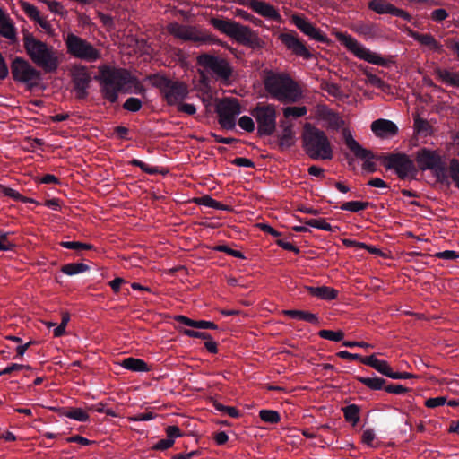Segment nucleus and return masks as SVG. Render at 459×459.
<instances>
[{
  "instance_id": "nucleus-7",
  "label": "nucleus",
  "mask_w": 459,
  "mask_h": 459,
  "mask_svg": "<svg viewBox=\"0 0 459 459\" xmlns=\"http://www.w3.org/2000/svg\"><path fill=\"white\" fill-rule=\"evenodd\" d=\"M24 48L30 59L46 71L56 67V58H53L52 52L48 45L37 39L32 34L26 32L23 38Z\"/></svg>"
},
{
  "instance_id": "nucleus-3",
  "label": "nucleus",
  "mask_w": 459,
  "mask_h": 459,
  "mask_svg": "<svg viewBox=\"0 0 459 459\" xmlns=\"http://www.w3.org/2000/svg\"><path fill=\"white\" fill-rule=\"evenodd\" d=\"M210 23L220 32L235 39L238 43L252 48H261L263 41L248 26L230 19L212 18Z\"/></svg>"
},
{
  "instance_id": "nucleus-58",
  "label": "nucleus",
  "mask_w": 459,
  "mask_h": 459,
  "mask_svg": "<svg viewBox=\"0 0 459 459\" xmlns=\"http://www.w3.org/2000/svg\"><path fill=\"white\" fill-rule=\"evenodd\" d=\"M174 445V440L169 439L168 437L166 439H160L153 446V450H160L164 451L169 447H171Z\"/></svg>"
},
{
  "instance_id": "nucleus-55",
  "label": "nucleus",
  "mask_w": 459,
  "mask_h": 459,
  "mask_svg": "<svg viewBox=\"0 0 459 459\" xmlns=\"http://www.w3.org/2000/svg\"><path fill=\"white\" fill-rule=\"evenodd\" d=\"M385 391L389 394H403L408 392V388L402 385L387 384L385 385Z\"/></svg>"
},
{
  "instance_id": "nucleus-32",
  "label": "nucleus",
  "mask_w": 459,
  "mask_h": 459,
  "mask_svg": "<svg viewBox=\"0 0 459 459\" xmlns=\"http://www.w3.org/2000/svg\"><path fill=\"white\" fill-rule=\"evenodd\" d=\"M283 314L292 319L302 320L314 325H317L319 323V319L316 315L308 311L290 309L284 310Z\"/></svg>"
},
{
  "instance_id": "nucleus-44",
  "label": "nucleus",
  "mask_w": 459,
  "mask_h": 459,
  "mask_svg": "<svg viewBox=\"0 0 459 459\" xmlns=\"http://www.w3.org/2000/svg\"><path fill=\"white\" fill-rule=\"evenodd\" d=\"M459 189V160L453 158L449 162V175Z\"/></svg>"
},
{
  "instance_id": "nucleus-41",
  "label": "nucleus",
  "mask_w": 459,
  "mask_h": 459,
  "mask_svg": "<svg viewBox=\"0 0 459 459\" xmlns=\"http://www.w3.org/2000/svg\"><path fill=\"white\" fill-rule=\"evenodd\" d=\"M259 417L263 421L270 424H276L281 420L280 413L273 410H261Z\"/></svg>"
},
{
  "instance_id": "nucleus-42",
  "label": "nucleus",
  "mask_w": 459,
  "mask_h": 459,
  "mask_svg": "<svg viewBox=\"0 0 459 459\" xmlns=\"http://www.w3.org/2000/svg\"><path fill=\"white\" fill-rule=\"evenodd\" d=\"M318 335L323 339L333 342H341L344 338V333L342 330L332 331L324 329L318 332Z\"/></svg>"
},
{
  "instance_id": "nucleus-49",
  "label": "nucleus",
  "mask_w": 459,
  "mask_h": 459,
  "mask_svg": "<svg viewBox=\"0 0 459 459\" xmlns=\"http://www.w3.org/2000/svg\"><path fill=\"white\" fill-rule=\"evenodd\" d=\"M22 7L24 13L27 14L28 17H30L31 20L36 21L39 19V12L36 6L33 4L28 3V2H22Z\"/></svg>"
},
{
  "instance_id": "nucleus-23",
  "label": "nucleus",
  "mask_w": 459,
  "mask_h": 459,
  "mask_svg": "<svg viewBox=\"0 0 459 459\" xmlns=\"http://www.w3.org/2000/svg\"><path fill=\"white\" fill-rule=\"evenodd\" d=\"M363 364L373 368L377 372L389 378H392V375H394V372L386 360L378 359L375 354L365 357Z\"/></svg>"
},
{
  "instance_id": "nucleus-14",
  "label": "nucleus",
  "mask_w": 459,
  "mask_h": 459,
  "mask_svg": "<svg viewBox=\"0 0 459 459\" xmlns=\"http://www.w3.org/2000/svg\"><path fill=\"white\" fill-rule=\"evenodd\" d=\"M343 137L346 146L350 149L353 154L360 160H379L383 163V165L387 169V165L390 163V160L392 159V153L385 154H375L370 150L363 148L351 134V133L344 129L343 132Z\"/></svg>"
},
{
  "instance_id": "nucleus-61",
  "label": "nucleus",
  "mask_w": 459,
  "mask_h": 459,
  "mask_svg": "<svg viewBox=\"0 0 459 459\" xmlns=\"http://www.w3.org/2000/svg\"><path fill=\"white\" fill-rule=\"evenodd\" d=\"M194 328L216 330L218 325L212 321L195 320Z\"/></svg>"
},
{
  "instance_id": "nucleus-46",
  "label": "nucleus",
  "mask_w": 459,
  "mask_h": 459,
  "mask_svg": "<svg viewBox=\"0 0 459 459\" xmlns=\"http://www.w3.org/2000/svg\"><path fill=\"white\" fill-rule=\"evenodd\" d=\"M142 100L134 97L128 98L123 104V108L131 112H137L142 108Z\"/></svg>"
},
{
  "instance_id": "nucleus-27",
  "label": "nucleus",
  "mask_w": 459,
  "mask_h": 459,
  "mask_svg": "<svg viewBox=\"0 0 459 459\" xmlns=\"http://www.w3.org/2000/svg\"><path fill=\"white\" fill-rule=\"evenodd\" d=\"M59 417H67L80 422H86L89 420V415L85 411L70 406L59 407Z\"/></svg>"
},
{
  "instance_id": "nucleus-43",
  "label": "nucleus",
  "mask_w": 459,
  "mask_h": 459,
  "mask_svg": "<svg viewBox=\"0 0 459 459\" xmlns=\"http://www.w3.org/2000/svg\"><path fill=\"white\" fill-rule=\"evenodd\" d=\"M212 404L216 411L226 413L231 418H238L240 416L239 411L235 407L225 406L217 401H213Z\"/></svg>"
},
{
  "instance_id": "nucleus-29",
  "label": "nucleus",
  "mask_w": 459,
  "mask_h": 459,
  "mask_svg": "<svg viewBox=\"0 0 459 459\" xmlns=\"http://www.w3.org/2000/svg\"><path fill=\"white\" fill-rule=\"evenodd\" d=\"M356 379L373 391L385 390L387 381L380 377L376 376L374 373L372 377H356Z\"/></svg>"
},
{
  "instance_id": "nucleus-31",
  "label": "nucleus",
  "mask_w": 459,
  "mask_h": 459,
  "mask_svg": "<svg viewBox=\"0 0 459 459\" xmlns=\"http://www.w3.org/2000/svg\"><path fill=\"white\" fill-rule=\"evenodd\" d=\"M120 365L133 372H148L150 370L148 364L143 359L133 357L124 359Z\"/></svg>"
},
{
  "instance_id": "nucleus-6",
  "label": "nucleus",
  "mask_w": 459,
  "mask_h": 459,
  "mask_svg": "<svg viewBox=\"0 0 459 459\" xmlns=\"http://www.w3.org/2000/svg\"><path fill=\"white\" fill-rule=\"evenodd\" d=\"M148 79L153 87L160 91L164 100L169 106L177 105L188 95V87L183 82L173 81L160 74H151Z\"/></svg>"
},
{
  "instance_id": "nucleus-16",
  "label": "nucleus",
  "mask_w": 459,
  "mask_h": 459,
  "mask_svg": "<svg viewBox=\"0 0 459 459\" xmlns=\"http://www.w3.org/2000/svg\"><path fill=\"white\" fill-rule=\"evenodd\" d=\"M279 39L293 55L300 56L305 60L313 58V54L308 49L306 42L299 37L295 30H289L279 35Z\"/></svg>"
},
{
  "instance_id": "nucleus-60",
  "label": "nucleus",
  "mask_w": 459,
  "mask_h": 459,
  "mask_svg": "<svg viewBox=\"0 0 459 459\" xmlns=\"http://www.w3.org/2000/svg\"><path fill=\"white\" fill-rule=\"evenodd\" d=\"M178 110L179 112H184L187 115H194L196 112V108L194 104L190 103H183L182 101L178 103Z\"/></svg>"
},
{
  "instance_id": "nucleus-5",
  "label": "nucleus",
  "mask_w": 459,
  "mask_h": 459,
  "mask_svg": "<svg viewBox=\"0 0 459 459\" xmlns=\"http://www.w3.org/2000/svg\"><path fill=\"white\" fill-rule=\"evenodd\" d=\"M415 160L419 169L422 171L431 170L437 181L442 184H449V167L447 168L438 151L426 147L420 148L415 154Z\"/></svg>"
},
{
  "instance_id": "nucleus-21",
  "label": "nucleus",
  "mask_w": 459,
  "mask_h": 459,
  "mask_svg": "<svg viewBox=\"0 0 459 459\" xmlns=\"http://www.w3.org/2000/svg\"><path fill=\"white\" fill-rule=\"evenodd\" d=\"M372 132L380 138H389L398 133L397 126L391 120L379 118L372 122Z\"/></svg>"
},
{
  "instance_id": "nucleus-52",
  "label": "nucleus",
  "mask_w": 459,
  "mask_h": 459,
  "mask_svg": "<svg viewBox=\"0 0 459 459\" xmlns=\"http://www.w3.org/2000/svg\"><path fill=\"white\" fill-rule=\"evenodd\" d=\"M238 126L245 131L251 133L255 130V126L253 119L248 116H242L238 119Z\"/></svg>"
},
{
  "instance_id": "nucleus-51",
  "label": "nucleus",
  "mask_w": 459,
  "mask_h": 459,
  "mask_svg": "<svg viewBox=\"0 0 459 459\" xmlns=\"http://www.w3.org/2000/svg\"><path fill=\"white\" fill-rule=\"evenodd\" d=\"M60 315L61 322L59 323V338L70 333V331L66 332L65 328L71 320V316L67 311H61Z\"/></svg>"
},
{
  "instance_id": "nucleus-2",
  "label": "nucleus",
  "mask_w": 459,
  "mask_h": 459,
  "mask_svg": "<svg viewBox=\"0 0 459 459\" xmlns=\"http://www.w3.org/2000/svg\"><path fill=\"white\" fill-rule=\"evenodd\" d=\"M263 82L267 93L282 103H295L302 97L299 86L288 74L270 71Z\"/></svg>"
},
{
  "instance_id": "nucleus-30",
  "label": "nucleus",
  "mask_w": 459,
  "mask_h": 459,
  "mask_svg": "<svg viewBox=\"0 0 459 459\" xmlns=\"http://www.w3.org/2000/svg\"><path fill=\"white\" fill-rule=\"evenodd\" d=\"M307 291L310 295L318 297L325 300H333L338 296L337 290L327 286L307 287Z\"/></svg>"
},
{
  "instance_id": "nucleus-59",
  "label": "nucleus",
  "mask_w": 459,
  "mask_h": 459,
  "mask_svg": "<svg viewBox=\"0 0 459 459\" xmlns=\"http://www.w3.org/2000/svg\"><path fill=\"white\" fill-rule=\"evenodd\" d=\"M414 127L418 133H427L429 128V125L427 120L416 117L414 119Z\"/></svg>"
},
{
  "instance_id": "nucleus-18",
  "label": "nucleus",
  "mask_w": 459,
  "mask_h": 459,
  "mask_svg": "<svg viewBox=\"0 0 459 459\" xmlns=\"http://www.w3.org/2000/svg\"><path fill=\"white\" fill-rule=\"evenodd\" d=\"M291 22L310 39L316 40L320 43H329L330 39L315 23L310 22L302 14H293L291 16Z\"/></svg>"
},
{
  "instance_id": "nucleus-56",
  "label": "nucleus",
  "mask_w": 459,
  "mask_h": 459,
  "mask_svg": "<svg viewBox=\"0 0 459 459\" xmlns=\"http://www.w3.org/2000/svg\"><path fill=\"white\" fill-rule=\"evenodd\" d=\"M336 356L341 359H349V360H359L361 363H363V360L365 359V357H362L359 354H353L347 351H341L336 353Z\"/></svg>"
},
{
  "instance_id": "nucleus-9",
  "label": "nucleus",
  "mask_w": 459,
  "mask_h": 459,
  "mask_svg": "<svg viewBox=\"0 0 459 459\" xmlns=\"http://www.w3.org/2000/svg\"><path fill=\"white\" fill-rule=\"evenodd\" d=\"M67 53L85 62H96L101 57L100 50L96 48L91 42L74 34L68 33L65 38Z\"/></svg>"
},
{
  "instance_id": "nucleus-64",
  "label": "nucleus",
  "mask_w": 459,
  "mask_h": 459,
  "mask_svg": "<svg viewBox=\"0 0 459 459\" xmlns=\"http://www.w3.org/2000/svg\"><path fill=\"white\" fill-rule=\"evenodd\" d=\"M216 200L212 198L210 195H203L195 199V203L199 205L213 208Z\"/></svg>"
},
{
  "instance_id": "nucleus-13",
  "label": "nucleus",
  "mask_w": 459,
  "mask_h": 459,
  "mask_svg": "<svg viewBox=\"0 0 459 459\" xmlns=\"http://www.w3.org/2000/svg\"><path fill=\"white\" fill-rule=\"evenodd\" d=\"M220 126L226 130H233L236 126V117L241 113L238 100L231 99L221 101L216 107Z\"/></svg>"
},
{
  "instance_id": "nucleus-37",
  "label": "nucleus",
  "mask_w": 459,
  "mask_h": 459,
  "mask_svg": "<svg viewBox=\"0 0 459 459\" xmlns=\"http://www.w3.org/2000/svg\"><path fill=\"white\" fill-rule=\"evenodd\" d=\"M59 247L74 250L76 254H81L82 250H91L92 249V245L82 243L79 241H59Z\"/></svg>"
},
{
  "instance_id": "nucleus-8",
  "label": "nucleus",
  "mask_w": 459,
  "mask_h": 459,
  "mask_svg": "<svg viewBox=\"0 0 459 459\" xmlns=\"http://www.w3.org/2000/svg\"><path fill=\"white\" fill-rule=\"evenodd\" d=\"M251 116L257 123V134L270 136L276 130L277 111L273 104L259 102L250 110Z\"/></svg>"
},
{
  "instance_id": "nucleus-26",
  "label": "nucleus",
  "mask_w": 459,
  "mask_h": 459,
  "mask_svg": "<svg viewBox=\"0 0 459 459\" xmlns=\"http://www.w3.org/2000/svg\"><path fill=\"white\" fill-rule=\"evenodd\" d=\"M410 36L420 44L429 47L430 49L440 52L442 45L429 33L421 34L418 31H411Z\"/></svg>"
},
{
  "instance_id": "nucleus-36",
  "label": "nucleus",
  "mask_w": 459,
  "mask_h": 459,
  "mask_svg": "<svg viewBox=\"0 0 459 459\" xmlns=\"http://www.w3.org/2000/svg\"><path fill=\"white\" fill-rule=\"evenodd\" d=\"M61 272L68 276L82 273L90 270L89 265L83 263H69L61 267Z\"/></svg>"
},
{
  "instance_id": "nucleus-22",
  "label": "nucleus",
  "mask_w": 459,
  "mask_h": 459,
  "mask_svg": "<svg viewBox=\"0 0 459 459\" xmlns=\"http://www.w3.org/2000/svg\"><path fill=\"white\" fill-rule=\"evenodd\" d=\"M251 9L257 14L275 22H281V16L278 10L265 1L256 0L251 3Z\"/></svg>"
},
{
  "instance_id": "nucleus-63",
  "label": "nucleus",
  "mask_w": 459,
  "mask_h": 459,
  "mask_svg": "<svg viewBox=\"0 0 459 459\" xmlns=\"http://www.w3.org/2000/svg\"><path fill=\"white\" fill-rule=\"evenodd\" d=\"M430 17L434 22H440L448 17V13L445 9H436L431 13Z\"/></svg>"
},
{
  "instance_id": "nucleus-38",
  "label": "nucleus",
  "mask_w": 459,
  "mask_h": 459,
  "mask_svg": "<svg viewBox=\"0 0 459 459\" xmlns=\"http://www.w3.org/2000/svg\"><path fill=\"white\" fill-rule=\"evenodd\" d=\"M370 205V203L368 202H362V201H349L343 203L340 209L342 211H349L352 212H359L360 211H364Z\"/></svg>"
},
{
  "instance_id": "nucleus-35",
  "label": "nucleus",
  "mask_w": 459,
  "mask_h": 459,
  "mask_svg": "<svg viewBox=\"0 0 459 459\" xmlns=\"http://www.w3.org/2000/svg\"><path fill=\"white\" fill-rule=\"evenodd\" d=\"M282 126V134L280 136L279 147L281 150L290 148L294 145V132L292 130L291 125H281Z\"/></svg>"
},
{
  "instance_id": "nucleus-53",
  "label": "nucleus",
  "mask_w": 459,
  "mask_h": 459,
  "mask_svg": "<svg viewBox=\"0 0 459 459\" xmlns=\"http://www.w3.org/2000/svg\"><path fill=\"white\" fill-rule=\"evenodd\" d=\"M12 232H4L0 235V251H9L14 247V244L9 241V236Z\"/></svg>"
},
{
  "instance_id": "nucleus-62",
  "label": "nucleus",
  "mask_w": 459,
  "mask_h": 459,
  "mask_svg": "<svg viewBox=\"0 0 459 459\" xmlns=\"http://www.w3.org/2000/svg\"><path fill=\"white\" fill-rule=\"evenodd\" d=\"M231 163L238 167L255 168V162L253 160L243 157L235 158Z\"/></svg>"
},
{
  "instance_id": "nucleus-48",
  "label": "nucleus",
  "mask_w": 459,
  "mask_h": 459,
  "mask_svg": "<svg viewBox=\"0 0 459 459\" xmlns=\"http://www.w3.org/2000/svg\"><path fill=\"white\" fill-rule=\"evenodd\" d=\"M1 193L4 196H8L15 201H22V203H27L29 201L28 198L23 197L18 191L11 187L1 186Z\"/></svg>"
},
{
  "instance_id": "nucleus-33",
  "label": "nucleus",
  "mask_w": 459,
  "mask_h": 459,
  "mask_svg": "<svg viewBox=\"0 0 459 459\" xmlns=\"http://www.w3.org/2000/svg\"><path fill=\"white\" fill-rule=\"evenodd\" d=\"M436 75L444 82L453 87L459 88V73L451 72L446 69L436 68Z\"/></svg>"
},
{
  "instance_id": "nucleus-39",
  "label": "nucleus",
  "mask_w": 459,
  "mask_h": 459,
  "mask_svg": "<svg viewBox=\"0 0 459 459\" xmlns=\"http://www.w3.org/2000/svg\"><path fill=\"white\" fill-rule=\"evenodd\" d=\"M304 223L307 226L323 230L325 231L334 232V228L326 221L325 218L319 219H308L304 221Z\"/></svg>"
},
{
  "instance_id": "nucleus-34",
  "label": "nucleus",
  "mask_w": 459,
  "mask_h": 459,
  "mask_svg": "<svg viewBox=\"0 0 459 459\" xmlns=\"http://www.w3.org/2000/svg\"><path fill=\"white\" fill-rule=\"evenodd\" d=\"M344 419L347 422H350L352 426H356L360 420V408L357 404H349L346 407L342 408Z\"/></svg>"
},
{
  "instance_id": "nucleus-10",
  "label": "nucleus",
  "mask_w": 459,
  "mask_h": 459,
  "mask_svg": "<svg viewBox=\"0 0 459 459\" xmlns=\"http://www.w3.org/2000/svg\"><path fill=\"white\" fill-rule=\"evenodd\" d=\"M11 73L15 82H22L30 89L37 86L41 80V73L20 56L12 61Z\"/></svg>"
},
{
  "instance_id": "nucleus-47",
  "label": "nucleus",
  "mask_w": 459,
  "mask_h": 459,
  "mask_svg": "<svg viewBox=\"0 0 459 459\" xmlns=\"http://www.w3.org/2000/svg\"><path fill=\"white\" fill-rule=\"evenodd\" d=\"M129 164L140 168L143 172L149 175H156L159 173L157 167L149 166L148 164L138 159H133L132 160L129 161Z\"/></svg>"
},
{
  "instance_id": "nucleus-40",
  "label": "nucleus",
  "mask_w": 459,
  "mask_h": 459,
  "mask_svg": "<svg viewBox=\"0 0 459 459\" xmlns=\"http://www.w3.org/2000/svg\"><path fill=\"white\" fill-rule=\"evenodd\" d=\"M322 90L326 91L329 95L335 97L337 99H342L344 97V93L341 88V86L334 82H324L321 86Z\"/></svg>"
},
{
  "instance_id": "nucleus-25",
  "label": "nucleus",
  "mask_w": 459,
  "mask_h": 459,
  "mask_svg": "<svg viewBox=\"0 0 459 459\" xmlns=\"http://www.w3.org/2000/svg\"><path fill=\"white\" fill-rule=\"evenodd\" d=\"M0 35L10 40L16 39V29L10 17L0 8Z\"/></svg>"
},
{
  "instance_id": "nucleus-54",
  "label": "nucleus",
  "mask_w": 459,
  "mask_h": 459,
  "mask_svg": "<svg viewBox=\"0 0 459 459\" xmlns=\"http://www.w3.org/2000/svg\"><path fill=\"white\" fill-rule=\"evenodd\" d=\"M65 443L67 444V443H70V442H74V443H78L82 446H90V445H92V444H95L96 442L93 441V440H89L82 436H79V435H75V436H73L71 437H65L64 439Z\"/></svg>"
},
{
  "instance_id": "nucleus-50",
  "label": "nucleus",
  "mask_w": 459,
  "mask_h": 459,
  "mask_svg": "<svg viewBox=\"0 0 459 459\" xmlns=\"http://www.w3.org/2000/svg\"><path fill=\"white\" fill-rule=\"evenodd\" d=\"M213 250L218 252H223L236 258L245 259V255L242 252L230 248L226 245H219L213 247Z\"/></svg>"
},
{
  "instance_id": "nucleus-15",
  "label": "nucleus",
  "mask_w": 459,
  "mask_h": 459,
  "mask_svg": "<svg viewBox=\"0 0 459 459\" xmlns=\"http://www.w3.org/2000/svg\"><path fill=\"white\" fill-rule=\"evenodd\" d=\"M69 75L73 83V91L79 100L85 99L89 92L91 75L86 66L82 65H73L69 70Z\"/></svg>"
},
{
  "instance_id": "nucleus-24",
  "label": "nucleus",
  "mask_w": 459,
  "mask_h": 459,
  "mask_svg": "<svg viewBox=\"0 0 459 459\" xmlns=\"http://www.w3.org/2000/svg\"><path fill=\"white\" fill-rule=\"evenodd\" d=\"M354 30L365 39H376L381 36L380 26L370 22L356 24Z\"/></svg>"
},
{
  "instance_id": "nucleus-45",
  "label": "nucleus",
  "mask_w": 459,
  "mask_h": 459,
  "mask_svg": "<svg viewBox=\"0 0 459 459\" xmlns=\"http://www.w3.org/2000/svg\"><path fill=\"white\" fill-rule=\"evenodd\" d=\"M307 112V109L305 106L302 107H287L283 110V115L285 117H301L305 116Z\"/></svg>"
},
{
  "instance_id": "nucleus-11",
  "label": "nucleus",
  "mask_w": 459,
  "mask_h": 459,
  "mask_svg": "<svg viewBox=\"0 0 459 459\" xmlns=\"http://www.w3.org/2000/svg\"><path fill=\"white\" fill-rule=\"evenodd\" d=\"M337 39L345 46L351 52H352L357 57L365 60L370 64L386 66V60L377 55L375 52H372L362 44H360L356 39L352 36L343 33L338 32L336 34Z\"/></svg>"
},
{
  "instance_id": "nucleus-20",
  "label": "nucleus",
  "mask_w": 459,
  "mask_h": 459,
  "mask_svg": "<svg viewBox=\"0 0 459 459\" xmlns=\"http://www.w3.org/2000/svg\"><path fill=\"white\" fill-rule=\"evenodd\" d=\"M168 31L176 38L183 40L195 42L204 41V39L197 34L194 28L179 24L176 22L168 25Z\"/></svg>"
},
{
  "instance_id": "nucleus-57",
  "label": "nucleus",
  "mask_w": 459,
  "mask_h": 459,
  "mask_svg": "<svg viewBox=\"0 0 459 459\" xmlns=\"http://www.w3.org/2000/svg\"><path fill=\"white\" fill-rule=\"evenodd\" d=\"M446 403V398L444 396H437L426 400L425 405L428 408H436L444 405Z\"/></svg>"
},
{
  "instance_id": "nucleus-1",
  "label": "nucleus",
  "mask_w": 459,
  "mask_h": 459,
  "mask_svg": "<svg viewBox=\"0 0 459 459\" xmlns=\"http://www.w3.org/2000/svg\"><path fill=\"white\" fill-rule=\"evenodd\" d=\"M95 79L100 83L102 97L110 103L117 102L119 92L126 85L133 82V77L128 70L108 65L99 67V74Z\"/></svg>"
},
{
  "instance_id": "nucleus-12",
  "label": "nucleus",
  "mask_w": 459,
  "mask_h": 459,
  "mask_svg": "<svg viewBox=\"0 0 459 459\" xmlns=\"http://www.w3.org/2000/svg\"><path fill=\"white\" fill-rule=\"evenodd\" d=\"M197 64L212 71L223 82H230L232 76L233 69L225 58L204 53L198 56Z\"/></svg>"
},
{
  "instance_id": "nucleus-28",
  "label": "nucleus",
  "mask_w": 459,
  "mask_h": 459,
  "mask_svg": "<svg viewBox=\"0 0 459 459\" xmlns=\"http://www.w3.org/2000/svg\"><path fill=\"white\" fill-rule=\"evenodd\" d=\"M322 118L324 121L327 123V129L332 131H338L344 125V121L342 118V117L338 113L331 109H326L323 111Z\"/></svg>"
},
{
  "instance_id": "nucleus-19",
  "label": "nucleus",
  "mask_w": 459,
  "mask_h": 459,
  "mask_svg": "<svg viewBox=\"0 0 459 459\" xmlns=\"http://www.w3.org/2000/svg\"><path fill=\"white\" fill-rule=\"evenodd\" d=\"M368 8L378 14L389 13L407 22L411 20V16L408 12L395 7L386 0H371L368 3Z\"/></svg>"
},
{
  "instance_id": "nucleus-17",
  "label": "nucleus",
  "mask_w": 459,
  "mask_h": 459,
  "mask_svg": "<svg viewBox=\"0 0 459 459\" xmlns=\"http://www.w3.org/2000/svg\"><path fill=\"white\" fill-rule=\"evenodd\" d=\"M387 169H394L401 179L407 178H415L418 169L414 161L405 153H392V159L387 165Z\"/></svg>"
},
{
  "instance_id": "nucleus-4",
  "label": "nucleus",
  "mask_w": 459,
  "mask_h": 459,
  "mask_svg": "<svg viewBox=\"0 0 459 459\" xmlns=\"http://www.w3.org/2000/svg\"><path fill=\"white\" fill-rule=\"evenodd\" d=\"M303 148L313 160H331L332 144L324 131L307 124L302 135Z\"/></svg>"
}]
</instances>
